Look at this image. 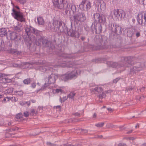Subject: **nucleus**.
I'll return each mask as SVG.
<instances>
[{
  "mask_svg": "<svg viewBox=\"0 0 146 146\" xmlns=\"http://www.w3.org/2000/svg\"><path fill=\"white\" fill-rule=\"evenodd\" d=\"M25 30L26 33L28 36L30 35L31 33L36 35V43L37 45L40 46L41 43H42L44 46L46 47L49 46L48 44L50 42L48 40L44 39L42 37L40 31L36 29L31 26L27 27Z\"/></svg>",
  "mask_w": 146,
  "mask_h": 146,
  "instance_id": "f257e3e1",
  "label": "nucleus"
},
{
  "mask_svg": "<svg viewBox=\"0 0 146 146\" xmlns=\"http://www.w3.org/2000/svg\"><path fill=\"white\" fill-rule=\"evenodd\" d=\"M134 58L132 57H123L121 58V61L119 64L117 63L112 62L108 61L107 62L108 66L110 67L118 69L120 68H123L122 71L125 69L124 67L130 66L134 64Z\"/></svg>",
  "mask_w": 146,
  "mask_h": 146,
  "instance_id": "f03ea898",
  "label": "nucleus"
},
{
  "mask_svg": "<svg viewBox=\"0 0 146 146\" xmlns=\"http://www.w3.org/2000/svg\"><path fill=\"white\" fill-rule=\"evenodd\" d=\"M71 54H67L64 53H63L61 56L60 60H62V61L61 60L59 61V65L57 66H55L54 67L61 66L62 67H73V66L74 65V64L72 65V63L70 62V60H71L73 58V56Z\"/></svg>",
  "mask_w": 146,
  "mask_h": 146,
  "instance_id": "7ed1b4c3",
  "label": "nucleus"
},
{
  "mask_svg": "<svg viewBox=\"0 0 146 146\" xmlns=\"http://www.w3.org/2000/svg\"><path fill=\"white\" fill-rule=\"evenodd\" d=\"M81 71L79 69L75 70L71 72H68L61 76V79L66 81L69 80L76 78L80 74Z\"/></svg>",
  "mask_w": 146,
  "mask_h": 146,
  "instance_id": "20e7f679",
  "label": "nucleus"
},
{
  "mask_svg": "<svg viewBox=\"0 0 146 146\" xmlns=\"http://www.w3.org/2000/svg\"><path fill=\"white\" fill-rule=\"evenodd\" d=\"M17 9L19 10L18 6H15ZM12 17L15 19L21 22H25V18L23 13L21 12L19 10H17L14 8L12 9V12L11 13Z\"/></svg>",
  "mask_w": 146,
  "mask_h": 146,
  "instance_id": "39448f33",
  "label": "nucleus"
},
{
  "mask_svg": "<svg viewBox=\"0 0 146 146\" xmlns=\"http://www.w3.org/2000/svg\"><path fill=\"white\" fill-rule=\"evenodd\" d=\"M111 13L119 20H122L125 16L124 11L121 9H114L112 11Z\"/></svg>",
  "mask_w": 146,
  "mask_h": 146,
  "instance_id": "423d86ee",
  "label": "nucleus"
},
{
  "mask_svg": "<svg viewBox=\"0 0 146 146\" xmlns=\"http://www.w3.org/2000/svg\"><path fill=\"white\" fill-rule=\"evenodd\" d=\"M79 7L81 10L88 11L91 7V3L89 0H83L79 5Z\"/></svg>",
  "mask_w": 146,
  "mask_h": 146,
  "instance_id": "0eeeda50",
  "label": "nucleus"
},
{
  "mask_svg": "<svg viewBox=\"0 0 146 146\" xmlns=\"http://www.w3.org/2000/svg\"><path fill=\"white\" fill-rule=\"evenodd\" d=\"M137 20L139 24L143 23L146 25V11L139 12L137 17Z\"/></svg>",
  "mask_w": 146,
  "mask_h": 146,
  "instance_id": "6e6552de",
  "label": "nucleus"
},
{
  "mask_svg": "<svg viewBox=\"0 0 146 146\" xmlns=\"http://www.w3.org/2000/svg\"><path fill=\"white\" fill-rule=\"evenodd\" d=\"M75 22H84L85 21L86 18L85 14L83 13H79L73 17Z\"/></svg>",
  "mask_w": 146,
  "mask_h": 146,
  "instance_id": "1a4fd4ad",
  "label": "nucleus"
},
{
  "mask_svg": "<svg viewBox=\"0 0 146 146\" xmlns=\"http://www.w3.org/2000/svg\"><path fill=\"white\" fill-rule=\"evenodd\" d=\"M94 17L95 21H98L99 23L104 24L106 22V18L102 15L99 13H96L93 15Z\"/></svg>",
  "mask_w": 146,
  "mask_h": 146,
  "instance_id": "9d476101",
  "label": "nucleus"
},
{
  "mask_svg": "<svg viewBox=\"0 0 146 146\" xmlns=\"http://www.w3.org/2000/svg\"><path fill=\"white\" fill-rule=\"evenodd\" d=\"M53 4L55 7L62 9L66 5V0H54Z\"/></svg>",
  "mask_w": 146,
  "mask_h": 146,
  "instance_id": "9b49d317",
  "label": "nucleus"
},
{
  "mask_svg": "<svg viewBox=\"0 0 146 146\" xmlns=\"http://www.w3.org/2000/svg\"><path fill=\"white\" fill-rule=\"evenodd\" d=\"M53 25L54 29H56V31L59 33L63 31L62 28V22L60 21L54 20L53 22Z\"/></svg>",
  "mask_w": 146,
  "mask_h": 146,
  "instance_id": "f8f14e48",
  "label": "nucleus"
},
{
  "mask_svg": "<svg viewBox=\"0 0 146 146\" xmlns=\"http://www.w3.org/2000/svg\"><path fill=\"white\" fill-rule=\"evenodd\" d=\"M58 78V76L54 74H51V75L49 76L48 78H45V80H48V82L49 84L54 83L55 82L56 79Z\"/></svg>",
  "mask_w": 146,
  "mask_h": 146,
  "instance_id": "ddd939ff",
  "label": "nucleus"
},
{
  "mask_svg": "<svg viewBox=\"0 0 146 146\" xmlns=\"http://www.w3.org/2000/svg\"><path fill=\"white\" fill-rule=\"evenodd\" d=\"M67 9L68 8L69 10L70 11H72L74 14L76 12V6L73 3H71L69 4H68L67 5Z\"/></svg>",
  "mask_w": 146,
  "mask_h": 146,
  "instance_id": "4468645a",
  "label": "nucleus"
},
{
  "mask_svg": "<svg viewBox=\"0 0 146 146\" xmlns=\"http://www.w3.org/2000/svg\"><path fill=\"white\" fill-rule=\"evenodd\" d=\"M142 70V68L140 66L138 67L134 66L131 69L130 74L131 75H134L136 73Z\"/></svg>",
  "mask_w": 146,
  "mask_h": 146,
  "instance_id": "2eb2a0df",
  "label": "nucleus"
},
{
  "mask_svg": "<svg viewBox=\"0 0 146 146\" xmlns=\"http://www.w3.org/2000/svg\"><path fill=\"white\" fill-rule=\"evenodd\" d=\"M113 32L118 35L121 34L122 33V30L121 27L116 25L114 27Z\"/></svg>",
  "mask_w": 146,
  "mask_h": 146,
  "instance_id": "dca6fc26",
  "label": "nucleus"
},
{
  "mask_svg": "<svg viewBox=\"0 0 146 146\" xmlns=\"http://www.w3.org/2000/svg\"><path fill=\"white\" fill-rule=\"evenodd\" d=\"M75 29L72 28L70 29L68 32V35L72 37H75L77 33Z\"/></svg>",
  "mask_w": 146,
  "mask_h": 146,
  "instance_id": "f3484780",
  "label": "nucleus"
},
{
  "mask_svg": "<svg viewBox=\"0 0 146 146\" xmlns=\"http://www.w3.org/2000/svg\"><path fill=\"white\" fill-rule=\"evenodd\" d=\"M17 35L16 33L14 32H10L9 34V36L11 40H15L17 38Z\"/></svg>",
  "mask_w": 146,
  "mask_h": 146,
  "instance_id": "a211bd4d",
  "label": "nucleus"
},
{
  "mask_svg": "<svg viewBox=\"0 0 146 146\" xmlns=\"http://www.w3.org/2000/svg\"><path fill=\"white\" fill-rule=\"evenodd\" d=\"M7 31L6 28H1L0 29V36L3 37L7 35Z\"/></svg>",
  "mask_w": 146,
  "mask_h": 146,
  "instance_id": "6ab92c4d",
  "label": "nucleus"
},
{
  "mask_svg": "<svg viewBox=\"0 0 146 146\" xmlns=\"http://www.w3.org/2000/svg\"><path fill=\"white\" fill-rule=\"evenodd\" d=\"M107 48V46H105L98 45L96 46H94L93 49L94 50H99L102 49H105Z\"/></svg>",
  "mask_w": 146,
  "mask_h": 146,
  "instance_id": "aec40b11",
  "label": "nucleus"
},
{
  "mask_svg": "<svg viewBox=\"0 0 146 146\" xmlns=\"http://www.w3.org/2000/svg\"><path fill=\"white\" fill-rule=\"evenodd\" d=\"M90 90L91 92L96 91L98 93H101L103 89L102 88L97 86L94 88L90 89Z\"/></svg>",
  "mask_w": 146,
  "mask_h": 146,
  "instance_id": "412c9836",
  "label": "nucleus"
},
{
  "mask_svg": "<svg viewBox=\"0 0 146 146\" xmlns=\"http://www.w3.org/2000/svg\"><path fill=\"white\" fill-rule=\"evenodd\" d=\"M134 30L133 29H128L127 33V36L129 37H132L134 34Z\"/></svg>",
  "mask_w": 146,
  "mask_h": 146,
  "instance_id": "4be33fe9",
  "label": "nucleus"
},
{
  "mask_svg": "<svg viewBox=\"0 0 146 146\" xmlns=\"http://www.w3.org/2000/svg\"><path fill=\"white\" fill-rule=\"evenodd\" d=\"M38 23L39 25H43L44 24V21L43 18L40 17L37 18Z\"/></svg>",
  "mask_w": 146,
  "mask_h": 146,
  "instance_id": "5701e85b",
  "label": "nucleus"
},
{
  "mask_svg": "<svg viewBox=\"0 0 146 146\" xmlns=\"http://www.w3.org/2000/svg\"><path fill=\"white\" fill-rule=\"evenodd\" d=\"M97 23L96 21H94L92 24L91 26V28L92 30L93 31L95 30V32H96L97 31Z\"/></svg>",
  "mask_w": 146,
  "mask_h": 146,
  "instance_id": "b1692460",
  "label": "nucleus"
},
{
  "mask_svg": "<svg viewBox=\"0 0 146 146\" xmlns=\"http://www.w3.org/2000/svg\"><path fill=\"white\" fill-rule=\"evenodd\" d=\"M48 83H45L42 87L41 89L42 90H44V89H46L47 88H52V87H50L49 86V85L50 84H49L48 82Z\"/></svg>",
  "mask_w": 146,
  "mask_h": 146,
  "instance_id": "393cba45",
  "label": "nucleus"
},
{
  "mask_svg": "<svg viewBox=\"0 0 146 146\" xmlns=\"http://www.w3.org/2000/svg\"><path fill=\"white\" fill-rule=\"evenodd\" d=\"M22 26L21 25H18L14 27V30L18 32L21 31L22 30Z\"/></svg>",
  "mask_w": 146,
  "mask_h": 146,
  "instance_id": "a878e982",
  "label": "nucleus"
},
{
  "mask_svg": "<svg viewBox=\"0 0 146 146\" xmlns=\"http://www.w3.org/2000/svg\"><path fill=\"white\" fill-rule=\"evenodd\" d=\"M13 88H12L7 89L5 91V93L6 94H11L13 92Z\"/></svg>",
  "mask_w": 146,
  "mask_h": 146,
  "instance_id": "bb28decb",
  "label": "nucleus"
},
{
  "mask_svg": "<svg viewBox=\"0 0 146 146\" xmlns=\"http://www.w3.org/2000/svg\"><path fill=\"white\" fill-rule=\"evenodd\" d=\"M2 80L5 83H10L12 81L11 79L8 77L3 78Z\"/></svg>",
  "mask_w": 146,
  "mask_h": 146,
  "instance_id": "cd10ccee",
  "label": "nucleus"
},
{
  "mask_svg": "<svg viewBox=\"0 0 146 146\" xmlns=\"http://www.w3.org/2000/svg\"><path fill=\"white\" fill-rule=\"evenodd\" d=\"M16 117L18 120H21L23 119V115L21 113H19L17 114Z\"/></svg>",
  "mask_w": 146,
  "mask_h": 146,
  "instance_id": "c85d7f7f",
  "label": "nucleus"
},
{
  "mask_svg": "<svg viewBox=\"0 0 146 146\" xmlns=\"http://www.w3.org/2000/svg\"><path fill=\"white\" fill-rule=\"evenodd\" d=\"M76 94V93L74 92H71L68 95L67 97L70 98L72 99L75 96Z\"/></svg>",
  "mask_w": 146,
  "mask_h": 146,
  "instance_id": "c756f323",
  "label": "nucleus"
},
{
  "mask_svg": "<svg viewBox=\"0 0 146 146\" xmlns=\"http://www.w3.org/2000/svg\"><path fill=\"white\" fill-rule=\"evenodd\" d=\"M31 80L30 78H27L24 80L23 81V83L25 84H30Z\"/></svg>",
  "mask_w": 146,
  "mask_h": 146,
  "instance_id": "7c9ffc66",
  "label": "nucleus"
},
{
  "mask_svg": "<svg viewBox=\"0 0 146 146\" xmlns=\"http://www.w3.org/2000/svg\"><path fill=\"white\" fill-rule=\"evenodd\" d=\"M18 100L17 98H16L15 97H9V98H8V101H9L10 100L12 102H16Z\"/></svg>",
  "mask_w": 146,
  "mask_h": 146,
  "instance_id": "2f4dec72",
  "label": "nucleus"
},
{
  "mask_svg": "<svg viewBox=\"0 0 146 146\" xmlns=\"http://www.w3.org/2000/svg\"><path fill=\"white\" fill-rule=\"evenodd\" d=\"M15 95L18 96H21L23 95V92L22 91H16L14 92Z\"/></svg>",
  "mask_w": 146,
  "mask_h": 146,
  "instance_id": "473e14b6",
  "label": "nucleus"
},
{
  "mask_svg": "<svg viewBox=\"0 0 146 146\" xmlns=\"http://www.w3.org/2000/svg\"><path fill=\"white\" fill-rule=\"evenodd\" d=\"M30 64L29 62H25L23 64V68H29L30 67Z\"/></svg>",
  "mask_w": 146,
  "mask_h": 146,
  "instance_id": "72a5a7b5",
  "label": "nucleus"
},
{
  "mask_svg": "<svg viewBox=\"0 0 146 146\" xmlns=\"http://www.w3.org/2000/svg\"><path fill=\"white\" fill-rule=\"evenodd\" d=\"M38 111H36L35 110L32 109L31 111V115H35L38 113Z\"/></svg>",
  "mask_w": 146,
  "mask_h": 146,
  "instance_id": "f704fd0d",
  "label": "nucleus"
},
{
  "mask_svg": "<svg viewBox=\"0 0 146 146\" xmlns=\"http://www.w3.org/2000/svg\"><path fill=\"white\" fill-rule=\"evenodd\" d=\"M109 29L112 32H114V24L112 25L111 24H110L109 25Z\"/></svg>",
  "mask_w": 146,
  "mask_h": 146,
  "instance_id": "c9c22d12",
  "label": "nucleus"
},
{
  "mask_svg": "<svg viewBox=\"0 0 146 146\" xmlns=\"http://www.w3.org/2000/svg\"><path fill=\"white\" fill-rule=\"evenodd\" d=\"M106 97V95L105 93L103 92L102 94H100L98 96V97L99 99H102Z\"/></svg>",
  "mask_w": 146,
  "mask_h": 146,
  "instance_id": "e433bc0d",
  "label": "nucleus"
},
{
  "mask_svg": "<svg viewBox=\"0 0 146 146\" xmlns=\"http://www.w3.org/2000/svg\"><path fill=\"white\" fill-rule=\"evenodd\" d=\"M67 97L66 96L63 97L62 98L61 97H60V101L61 102H64L67 100Z\"/></svg>",
  "mask_w": 146,
  "mask_h": 146,
  "instance_id": "4c0bfd02",
  "label": "nucleus"
},
{
  "mask_svg": "<svg viewBox=\"0 0 146 146\" xmlns=\"http://www.w3.org/2000/svg\"><path fill=\"white\" fill-rule=\"evenodd\" d=\"M16 1L21 4H24L26 2V0H15Z\"/></svg>",
  "mask_w": 146,
  "mask_h": 146,
  "instance_id": "58836bf2",
  "label": "nucleus"
},
{
  "mask_svg": "<svg viewBox=\"0 0 146 146\" xmlns=\"http://www.w3.org/2000/svg\"><path fill=\"white\" fill-rule=\"evenodd\" d=\"M8 98H9V97L8 96H7L6 97H5L4 98L3 100L2 101V102L3 103H6L8 102H9V101H8Z\"/></svg>",
  "mask_w": 146,
  "mask_h": 146,
  "instance_id": "ea45409f",
  "label": "nucleus"
},
{
  "mask_svg": "<svg viewBox=\"0 0 146 146\" xmlns=\"http://www.w3.org/2000/svg\"><path fill=\"white\" fill-rule=\"evenodd\" d=\"M104 123H100L96 124L95 125L98 127H102L104 125Z\"/></svg>",
  "mask_w": 146,
  "mask_h": 146,
  "instance_id": "a19ab883",
  "label": "nucleus"
},
{
  "mask_svg": "<svg viewBox=\"0 0 146 146\" xmlns=\"http://www.w3.org/2000/svg\"><path fill=\"white\" fill-rule=\"evenodd\" d=\"M98 30L99 31V32L100 33H102V26L100 24V23H99L98 24Z\"/></svg>",
  "mask_w": 146,
  "mask_h": 146,
  "instance_id": "79ce46f5",
  "label": "nucleus"
},
{
  "mask_svg": "<svg viewBox=\"0 0 146 146\" xmlns=\"http://www.w3.org/2000/svg\"><path fill=\"white\" fill-rule=\"evenodd\" d=\"M55 91L56 93L58 94L59 92L62 93L63 92V90L60 89H57L54 90Z\"/></svg>",
  "mask_w": 146,
  "mask_h": 146,
  "instance_id": "37998d69",
  "label": "nucleus"
},
{
  "mask_svg": "<svg viewBox=\"0 0 146 146\" xmlns=\"http://www.w3.org/2000/svg\"><path fill=\"white\" fill-rule=\"evenodd\" d=\"M23 114L24 116L26 117H28L29 115V113L27 111L24 112Z\"/></svg>",
  "mask_w": 146,
  "mask_h": 146,
  "instance_id": "c03bdc74",
  "label": "nucleus"
},
{
  "mask_svg": "<svg viewBox=\"0 0 146 146\" xmlns=\"http://www.w3.org/2000/svg\"><path fill=\"white\" fill-rule=\"evenodd\" d=\"M120 79V78H117L114 79L113 80V82L114 83H116Z\"/></svg>",
  "mask_w": 146,
  "mask_h": 146,
  "instance_id": "a18cd8bd",
  "label": "nucleus"
},
{
  "mask_svg": "<svg viewBox=\"0 0 146 146\" xmlns=\"http://www.w3.org/2000/svg\"><path fill=\"white\" fill-rule=\"evenodd\" d=\"M38 109L40 111L41 110V111H42L43 110V107L42 106H39L38 107Z\"/></svg>",
  "mask_w": 146,
  "mask_h": 146,
  "instance_id": "49530a36",
  "label": "nucleus"
},
{
  "mask_svg": "<svg viewBox=\"0 0 146 146\" xmlns=\"http://www.w3.org/2000/svg\"><path fill=\"white\" fill-rule=\"evenodd\" d=\"M118 146H126V145L124 143H120L118 144Z\"/></svg>",
  "mask_w": 146,
  "mask_h": 146,
  "instance_id": "de8ad7c7",
  "label": "nucleus"
},
{
  "mask_svg": "<svg viewBox=\"0 0 146 146\" xmlns=\"http://www.w3.org/2000/svg\"><path fill=\"white\" fill-rule=\"evenodd\" d=\"M36 84V83H34L31 84V86L32 88H34L35 87Z\"/></svg>",
  "mask_w": 146,
  "mask_h": 146,
  "instance_id": "09e8293b",
  "label": "nucleus"
},
{
  "mask_svg": "<svg viewBox=\"0 0 146 146\" xmlns=\"http://www.w3.org/2000/svg\"><path fill=\"white\" fill-rule=\"evenodd\" d=\"M89 86L90 87H94L95 86V85L94 83H92V84H89Z\"/></svg>",
  "mask_w": 146,
  "mask_h": 146,
  "instance_id": "8fccbe9b",
  "label": "nucleus"
},
{
  "mask_svg": "<svg viewBox=\"0 0 146 146\" xmlns=\"http://www.w3.org/2000/svg\"><path fill=\"white\" fill-rule=\"evenodd\" d=\"M20 104L21 106H23L26 104L25 102H20Z\"/></svg>",
  "mask_w": 146,
  "mask_h": 146,
  "instance_id": "3c124183",
  "label": "nucleus"
},
{
  "mask_svg": "<svg viewBox=\"0 0 146 146\" xmlns=\"http://www.w3.org/2000/svg\"><path fill=\"white\" fill-rule=\"evenodd\" d=\"M140 36V33L139 32H137L136 34V36L137 37H138Z\"/></svg>",
  "mask_w": 146,
  "mask_h": 146,
  "instance_id": "603ef678",
  "label": "nucleus"
},
{
  "mask_svg": "<svg viewBox=\"0 0 146 146\" xmlns=\"http://www.w3.org/2000/svg\"><path fill=\"white\" fill-rule=\"evenodd\" d=\"M30 103H31L30 101L25 102V104H27L28 106H30Z\"/></svg>",
  "mask_w": 146,
  "mask_h": 146,
  "instance_id": "864d4df0",
  "label": "nucleus"
},
{
  "mask_svg": "<svg viewBox=\"0 0 146 146\" xmlns=\"http://www.w3.org/2000/svg\"><path fill=\"white\" fill-rule=\"evenodd\" d=\"M6 76V75L4 74H0V78Z\"/></svg>",
  "mask_w": 146,
  "mask_h": 146,
  "instance_id": "5fc2aeb1",
  "label": "nucleus"
},
{
  "mask_svg": "<svg viewBox=\"0 0 146 146\" xmlns=\"http://www.w3.org/2000/svg\"><path fill=\"white\" fill-rule=\"evenodd\" d=\"M74 115L76 116H78L80 115V114L78 113H76L74 114Z\"/></svg>",
  "mask_w": 146,
  "mask_h": 146,
  "instance_id": "6e6d98bb",
  "label": "nucleus"
},
{
  "mask_svg": "<svg viewBox=\"0 0 146 146\" xmlns=\"http://www.w3.org/2000/svg\"><path fill=\"white\" fill-rule=\"evenodd\" d=\"M96 116H97V115H96V113H94L93 115V118H95L96 117Z\"/></svg>",
  "mask_w": 146,
  "mask_h": 146,
  "instance_id": "4d7b16f0",
  "label": "nucleus"
},
{
  "mask_svg": "<svg viewBox=\"0 0 146 146\" xmlns=\"http://www.w3.org/2000/svg\"><path fill=\"white\" fill-rule=\"evenodd\" d=\"M32 103H34L36 102V100H30Z\"/></svg>",
  "mask_w": 146,
  "mask_h": 146,
  "instance_id": "13d9d810",
  "label": "nucleus"
},
{
  "mask_svg": "<svg viewBox=\"0 0 146 146\" xmlns=\"http://www.w3.org/2000/svg\"><path fill=\"white\" fill-rule=\"evenodd\" d=\"M42 68L44 69L43 70V71H46L47 69L46 68H45V67L44 66L42 67Z\"/></svg>",
  "mask_w": 146,
  "mask_h": 146,
  "instance_id": "bf43d9fd",
  "label": "nucleus"
},
{
  "mask_svg": "<svg viewBox=\"0 0 146 146\" xmlns=\"http://www.w3.org/2000/svg\"><path fill=\"white\" fill-rule=\"evenodd\" d=\"M19 65L17 64H14V66L16 67H18L19 66Z\"/></svg>",
  "mask_w": 146,
  "mask_h": 146,
  "instance_id": "052dcab7",
  "label": "nucleus"
},
{
  "mask_svg": "<svg viewBox=\"0 0 146 146\" xmlns=\"http://www.w3.org/2000/svg\"><path fill=\"white\" fill-rule=\"evenodd\" d=\"M3 121L2 120H1V122L0 123V126L2 125L3 124Z\"/></svg>",
  "mask_w": 146,
  "mask_h": 146,
  "instance_id": "680f3d73",
  "label": "nucleus"
},
{
  "mask_svg": "<svg viewBox=\"0 0 146 146\" xmlns=\"http://www.w3.org/2000/svg\"><path fill=\"white\" fill-rule=\"evenodd\" d=\"M107 110L109 111H112V110L111 108H108Z\"/></svg>",
  "mask_w": 146,
  "mask_h": 146,
  "instance_id": "e2e57ef3",
  "label": "nucleus"
},
{
  "mask_svg": "<svg viewBox=\"0 0 146 146\" xmlns=\"http://www.w3.org/2000/svg\"><path fill=\"white\" fill-rule=\"evenodd\" d=\"M137 0L139 2H143L144 1H145V0Z\"/></svg>",
  "mask_w": 146,
  "mask_h": 146,
  "instance_id": "0e129e2a",
  "label": "nucleus"
},
{
  "mask_svg": "<svg viewBox=\"0 0 146 146\" xmlns=\"http://www.w3.org/2000/svg\"><path fill=\"white\" fill-rule=\"evenodd\" d=\"M3 95L0 94V99L3 97Z\"/></svg>",
  "mask_w": 146,
  "mask_h": 146,
  "instance_id": "69168bd1",
  "label": "nucleus"
},
{
  "mask_svg": "<svg viewBox=\"0 0 146 146\" xmlns=\"http://www.w3.org/2000/svg\"><path fill=\"white\" fill-rule=\"evenodd\" d=\"M56 108H60L61 106H56Z\"/></svg>",
  "mask_w": 146,
  "mask_h": 146,
  "instance_id": "338daca9",
  "label": "nucleus"
},
{
  "mask_svg": "<svg viewBox=\"0 0 146 146\" xmlns=\"http://www.w3.org/2000/svg\"><path fill=\"white\" fill-rule=\"evenodd\" d=\"M8 125H11V122H9L8 123Z\"/></svg>",
  "mask_w": 146,
  "mask_h": 146,
  "instance_id": "774afa93",
  "label": "nucleus"
}]
</instances>
